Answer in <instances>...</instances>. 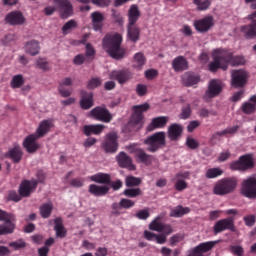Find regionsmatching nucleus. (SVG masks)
<instances>
[{
	"mask_svg": "<svg viewBox=\"0 0 256 256\" xmlns=\"http://www.w3.org/2000/svg\"><path fill=\"white\" fill-rule=\"evenodd\" d=\"M123 38L120 34L107 35L103 40V45L107 49L109 55L116 59H122L125 56L126 51L121 48Z\"/></svg>",
	"mask_w": 256,
	"mask_h": 256,
	"instance_id": "obj_1",
	"label": "nucleus"
},
{
	"mask_svg": "<svg viewBox=\"0 0 256 256\" xmlns=\"http://www.w3.org/2000/svg\"><path fill=\"white\" fill-rule=\"evenodd\" d=\"M238 186V179L236 177H226L218 180L212 188L214 195L225 196L233 193Z\"/></svg>",
	"mask_w": 256,
	"mask_h": 256,
	"instance_id": "obj_2",
	"label": "nucleus"
},
{
	"mask_svg": "<svg viewBox=\"0 0 256 256\" xmlns=\"http://www.w3.org/2000/svg\"><path fill=\"white\" fill-rule=\"evenodd\" d=\"M145 144L148 145L147 150L149 152H157L159 149L166 145V133L165 132H158L154 135L148 137L145 140Z\"/></svg>",
	"mask_w": 256,
	"mask_h": 256,
	"instance_id": "obj_3",
	"label": "nucleus"
},
{
	"mask_svg": "<svg viewBox=\"0 0 256 256\" xmlns=\"http://www.w3.org/2000/svg\"><path fill=\"white\" fill-rule=\"evenodd\" d=\"M149 109H150V105L148 103L134 106L133 107L134 115L132 116L130 122L126 126V130L136 131V125H138L144 118L143 112H146Z\"/></svg>",
	"mask_w": 256,
	"mask_h": 256,
	"instance_id": "obj_4",
	"label": "nucleus"
},
{
	"mask_svg": "<svg viewBox=\"0 0 256 256\" xmlns=\"http://www.w3.org/2000/svg\"><path fill=\"white\" fill-rule=\"evenodd\" d=\"M212 57L214 61L210 62V65H208V69L210 70V72H217L219 69H222V71H226L228 69L227 62L225 60L224 49H216Z\"/></svg>",
	"mask_w": 256,
	"mask_h": 256,
	"instance_id": "obj_5",
	"label": "nucleus"
},
{
	"mask_svg": "<svg viewBox=\"0 0 256 256\" xmlns=\"http://www.w3.org/2000/svg\"><path fill=\"white\" fill-rule=\"evenodd\" d=\"M240 193L248 199H256V178L249 177L242 181Z\"/></svg>",
	"mask_w": 256,
	"mask_h": 256,
	"instance_id": "obj_6",
	"label": "nucleus"
},
{
	"mask_svg": "<svg viewBox=\"0 0 256 256\" xmlns=\"http://www.w3.org/2000/svg\"><path fill=\"white\" fill-rule=\"evenodd\" d=\"M247 19L250 20V24L243 25L240 28V32L245 39L256 38V11L249 14Z\"/></svg>",
	"mask_w": 256,
	"mask_h": 256,
	"instance_id": "obj_7",
	"label": "nucleus"
},
{
	"mask_svg": "<svg viewBox=\"0 0 256 256\" xmlns=\"http://www.w3.org/2000/svg\"><path fill=\"white\" fill-rule=\"evenodd\" d=\"M254 167V160L250 155H244L239 157V159L230 164V169L233 171H246Z\"/></svg>",
	"mask_w": 256,
	"mask_h": 256,
	"instance_id": "obj_8",
	"label": "nucleus"
},
{
	"mask_svg": "<svg viewBox=\"0 0 256 256\" xmlns=\"http://www.w3.org/2000/svg\"><path fill=\"white\" fill-rule=\"evenodd\" d=\"M234 218L228 217L224 219H220L216 221L214 224L213 231L214 235H218V233H223V231H235Z\"/></svg>",
	"mask_w": 256,
	"mask_h": 256,
	"instance_id": "obj_9",
	"label": "nucleus"
},
{
	"mask_svg": "<svg viewBox=\"0 0 256 256\" xmlns=\"http://www.w3.org/2000/svg\"><path fill=\"white\" fill-rule=\"evenodd\" d=\"M215 25V20L213 16H206L200 20L194 21V29L199 33H207Z\"/></svg>",
	"mask_w": 256,
	"mask_h": 256,
	"instance_id": "obj_10",
	"label": "nucleus"
},
{
	"mask_svg": "<svg viewBox=\"0 0 256 256\" xmlns=\"http://www.w3.org/2000/svg\"><path fill=\"white\" fill-rule=\"evenodd\" d=\"M118 135L116 133H109L105 141L102 143V148L106 153H116L118 150Z\"/></svg>",
	"mask_w": 256,
	"mask_h": 256,
	"instance_id": "obj_11",
	"label": "nucleus"
},
{
	"mask_svg": "<svg viewBox=\"0 0 256 256\" xmlns=\"http://www.w3.org/2000/svg\"><path fill=\"white\" fill-rule=\"evenodd\" d=\"M38 186V181L35 179L32 180H24L19 186V194L22 197H29L31 193L35 191Z\"/></svg>",
	"mask_w": 256,
	"mask_h": 256,
	"instance_id": "obj_12",
	"label": "nucleus"
},
{
	"mask_svg": "<svg viewBox=\"0 0 256 256\" xmlns=\"http://www.w3.org/2000/svg\"><path fill=\"white\" fill-rule=\"evenodd\" d=\"M90 116L98 121L109 123L112 120L111 113L103 107H96L90 112Z\"/></svg>",
	"mask_w": 256,
	"mask_h": 256,
	"instance_id": "obj_13",
	"label": "nucleus"
},
{
	"mask_svg": "<svg viewBox=\"0 0 256 256\" xmlns=\"http://www.w3.org/2000/svg\"><path fill=\"white\" fill-rule=\"evenodd\" d=\"M224 56L227 69L229 68V65H232V67H237L246 63V60L243 56H233V53L226 49H224Z\"/></svg>",
	"mask_w": 256,
	"mask_h": 256,
	"instance_id": "obj_14",
	"label": "nucleus"
},
{
	"mask_svg": "<svg viewBox=\"0 0 256 256\" xmlns=\"http://www.w3.org/2000/svg\"><path fill=\"white\" fill-rule=\"evenodd\" d=\"M248 74L242 70L232 72V86L235 88L243 87L247 83Z\"/></svg>",
	"mask_w": 256,
	"mask_h": 256,
	"instance_id": "obj_15",
	"label": "nucleus"
},
{
	"mask_svg": "<svg viewBox=\"0 0 256 256\" xmlns=\"http://www.w3.org/2000/svg\"><path fill=\"white\" fill-rule=\"evenodd\" d=\"M5 21L12 26H19L23 25L26 19L22 12L12 11L6 16Z\"/></svg>",
	"mask_w": 256,
	"mask_h": 256,
	"instance_id": "obj_16",
	"label": "nucleus"
},
{
	"mask_svg": "<svg viewBox=\"0 0 256 256\" xmlns=\"http://www.w3.org/2000/svg\"><path fill=\"white\" fill-rule=\"evenodd\" d=\"M110 78L123 85L132 79V74L128 70H115L111 72Z\"/></svg>",
	"mask_w": 256,
	"mask_h": 256,
	"instance_id": "obj_17",
	"label": "nucleus"
},
{
	"mask_svg": "<svg viewBox=\"0 0 256 256\" xmlns=\"http://www.w3.org/2000/svg\"><path fill=\"white\" fill-rule=\"evenodd\" d=\"M38 139L40 138L34 134H31L25 138L23 147L28 153L33 154L40 148V145L36 142Z\"/></svg>",
	"mask_w": 256,
	"mask_h": 256,
	"instance_id": "obj_18",
	"label": "nucleus"
},
{
	"mask_svg": "<svg viewBox=\"0 0 256 256\" xmlns=\"http://www.w3.org/2000/svg\"><path fill=\"white\" fill-rule=\"evenodd\" d=\"M117 162L121 168H127L131 171L136 169V166L133 164V160L125 152H120L117 157Z\"/></svg>",
	"mask_w": 256,
	"mask_h": 256,
	"instance_id": "obj_19",
	"label": "nucleus"
},
{
	"mask_svg": "<svg viewBox=\"0 0 256 256\" xmlns=\"http://www.w3.org/2000/svg\"><path fill=\"white\" fill-rule=\"evenodd\" d=\"M56 5L60 9L63 18H68L73 15V6L69 0H56Z\"/></svg>",
	"mask_w": 256,
	"mask_h": 256,
	"instance_id": "obj_20",
	"label": "nucleus"
},
{
	"mask_svg": "<svg viewBox=\"0 0 256 256\" xmlns=\"http://www.w3.org/2000/svg\"><path fill=\"white\" fill-rule=\"evenodd\" d=\"M223 91V86L220 80H212L210 81V86L208 87V91H206V96L210 98H214L219 96Z\"/></svg>",
	"mask_w": 256,
	"mask_h": 256,
	"instance_id": "obj_21",
	"label": "nucleus"
},
{
	"mask_svg": "<svg viewBox=\"0 0 256 256\" xmlns=\"http://www.w3.org/2000/svg\"><path fill=\"white\" fill-rule=\"evenodd\" d=\"M183 133V126L177 123L168 127V138L170 141H178Z\"/></svg>",
	"mask_w": 256,
	"mask_h": 256,
	"instance_id": "obj_22",
	"label": "nucleus"
},
{
	"mask_svg": "<svg viewBox=\"0 0 256 256\" xmlns=\"http://www.w3.org/2000/svg\"><path fill=\"white\" fill-rule=\"evenodd\" d=\"M52 127H53V123L51 120H43L39 124V127L36 130V133H34L33 135L38 137L39 139L43 138L50 132Z\"/></svg>",
	"mask_w": 256,
	"mask_h": 256,
	"instance_id": "obj_23",
	"label": "nucleus"
},
{
	"mask_svg": "<svg viewBox=\"0 0 256 256\" xmlns=\"http://www.w3.org/2000/svg\"><path fill=\"white\" fill-rule=\"evenodd\" d=\"M73 85V80L70 77L64 78L58 86V91L60 95L64 98L70 97L72 94V91L69 89H66L65 86H72Z\"/></svg>",
	"mask_w": 256,
	"mask_h": 256,
	"instance_id": "obj_24",
	"label": "nucleus"
},
{
	"mask_svg": "<svg viewBox=\"0 0 256 256\" xmlns=\"http://www.w3.org/2000/svg\"><path fill=\"white\" fill-rule=\"evenodd\" d=\"M189 68V63L186 60L185 57L179 56L174 58V61H172V69L176 72H182Z\"/></svg>",
	"mask_w": 256,
	"mask_h": 256,
	"instance_id": "obj_25",
	"label": "nucleus"
},
{
	"mask_svg": "<svg viewBox=\"0 0 256 256\" xmlns=\"http://www.w3.org/2000/svg\"><path fill=\"white\" fill-rule=\"evenodd\" d=\"M94 105L93 94L88 93L87 91H81V101L80 106L84 110L90 109Z\"/></svg>",
	"mask_w": 256,
	"mask_h": 256,
	"instance_id": "obj_26",
	"label": "nucleus"
},
{
	"mask_svg": "<svg viewBox=\"0 0 256 256\" xmlns=\"http://www.w3.org/2000/svg\"><path fill=\"white\" fill-rule=\"evenodd\" d=\"M92 26L95 31H101L105 17L102 13L96 11L91 14Z\"/></svg>",
	"mask_w": 256,
	"mask_h": 256,
	"instance_id": "obj_27",
	"label": "nucleus"
},
{
	"mask_svg": "<svg viewBox=\"0 0 256 256\" xmlns=\"http://www.w3.org/2000/svg\"><path fill=\"white\" fill-rule=\"evenodd\" d=\"M140 36H141V30L138 26L127 25V37L131 42L133 43L138 42L140 39Z\"/></svg>",
	"mask_w": 256,
	"mask_h": 256,
	"instance_id": "obj_28",
	"label": "nucleus"
},
{
	"mask_svg": "<svg viewBox=\"0 0 256 256\" xmlns=\"http://www.w3.org/2000/svg\"><path fill=\"white\" fill-rule=\"evenodd\" d=\"M141 17V12L137 5H132L128 11V25H136L139 18Z\"/></svg>",
	"mask_w": 256,
	"mask_h": 256,
	"instance_id": "obj_29",
	"label": "nucleus"
},
{
	"mask_svg": "<svg viewBox=\"0 0 256 256\" xmlns=\"http://www.w3.org/2000/svg\"><path fill=\"white\" fill-rule=\"evenodd\" d=\"M105 129V126L102 124H96V125H85L83 127V133L86 136H91V135H100L103 130Z\"/></svg>",
	"mask_w": 256,
	"mask_h": 256,
	"instance_id": "obj_30",
	"label": "nucleus"
},
{
	"mask_svg": "<svg viewBox=\"0 0 256 256\" xmlns=\"http://www.w3.org/2000/svg\"><path fill=\"white\" fill-rule=\"evenodd\" d=\"M54 223H55L54 231L56 232V237H58L59 239H64L67 235V230L63 226L62 218L60 217L56 218L54 220Z\"/></svg>",
	"mask_w": 256,
	"mask_h": 256,
	"instance_id": "obj_31",
	"label": "nucleus"
},
{
	"mask_svg": "<svg viewBox=\"0 0 256 256\" xmlns=\"http://www.w3.org/2000/svg\"><path fill=\"white\" fill-rule=\"evenodd\" d=\"M24 50L27 54L31 56H36L40 52L39 42L36 40H31L25 44Z\"/></svg>",
	"mask_w": 256,
	"mask_h": 256,
	"instance_id": "obj_32",
	"label": "nucleus"
},
{
	"mask_svg": "<svg viewBox=\"0 0 256 256\" xmlns=\"http://www.w3.org/2000/svg\"><path fill=\"white\" fill-rule=\"evenodd\" d=\"M200 82V77L193 73H186L182 76V84L186 87L197 85Z\"/></svg>",
	"mask_w": 256,
	"mask_h": 256,
	"instance_id": "obj_33",
	"label": "nucleus"
},
{
	"mask_svg": "<svg viewBox=\"0 0 256 256\" xmlns=\"http://www.w3.org/2000/svg\"><path fill=\"white\" fill-rule=\"evenodd\" d=\"M109 190L110 188L107 186H99L96 184H91L89 186V192L96 197L105 196Z\"/></svg>",
	"mask_w": 256,
	"mask_h": 256,
	"instance_id": "obj_34",
	"label": "nucleus"
},
{
	"mask_svg": "<svg viewBox=\"0 0 256 256\" xmlns=\"http://www.w3.org/2000/svg\"><path fill=\"white\" fill-rule=\"evenodd\" d=\"M169 121V118L166 116H161L154 118L152 120V123L148 126L149 131H153L157 128H164L167 125V122Z\"/></svg>",
	"mask_w": 256,
	"mask_h": 256,
	"instance_id": "obj_35",
	"label": "nucleus"
},
{
	"mask_svg": "<svg viewBox=\"0 0 256 256\" xmlns=\"http://www.w3.org/2000/svg\"><path fill=\"white\" fill-rule=\"evenodd\" d=\"M7 156L14 162L19 163L22 159L23 152L20 146H15L14 148L10 149L7 153Z\"/></svg>",
	"mask_w": 256,
	"mask_h": 256,
	"instance_id": "obj_36",
	"label": "nucleus"
},
{
	"mask_svg": "<svg viewBox=\"0 0 256 256\" xmlns=\"http://www.w3.org/2000/svg\"><path fill=\"white\" fill-rule=\"evenodd\" d=\"M90 179L92 181H94L96 183H100V184H107V185L111 184V176H110V174H106V173L95 174V175L91 176Z\"/></svg>",
	"mask_w": 256,
	"mask_h": 256,
	"instance_id": "obj_37",
	"label": "nucleus"
},
{
	"mask_svg": "<svg viewBox=\"0 0 256 256\" xmlns=\"http://www.w3.org/2000/svg\"><path fill=\"white\" fill-rule=\"evenodd\" d=\"M190 212V208L178 205L170 210V217L179 218Z\"/></svg>",
	"mask_w": 256,
	"mask_h": 256,
	"instance_id": "obj_38",
	"label": "nucleus"
},
{
	"mask_svg": "<svg viewBox=\"0 0 256 256\" xmlns=\"http://www.w3.org/2000/svg\"><path fill=\"white\" fill-rule=\"evenodd\" d=\"M39 211L42 218H49L53 211V204L51 202L44 203L39 207Z\"/></svg>",
	"mask_w": 256,
	"mask_h": 256,
	"instance_id": "obj_39",
	"label": "nucleus"
},
{
	"mask_svg": "<svg viewBox=\"0 0 256 256\" xmlns=\"http://www.w3.org/2000/svg\"><path fill=\"white\" fill-rule=\"evenodd\" d=\"M15 227V222H6L0 225V235H11V233H14Z\"/></svg>",
	"mask_w": 256,
	"mask_h": 256,
	"instance_id": "obj_40",
	"label": "nucleus"
},
{
	"mask_svg": "<svg viewBox=\"0 0 256 256\" xmlns=\"http://www.w3.org/2000/svg\"><path fill=\"white\" fill-rule=\"evenodd\" d=\"M136 156L140 160V162L145 163L147 165L151 164L153 161V156L145 153V151L142 149L137 150Z\"/></svg>",
	"mask_w": 256,
	"mask_h": 256,
	"instance_id": "obj_41",
	"label": "nucleus"
},
{
	"mask_svg": "<svg viewBox=\"0 0 256 256\" xmlns=\"http://www.w3.org/2000/svg\"><path fill=\"white\" fill-rule=\"evenodd\" d=\"M216 243L217 242L214 241L202 242L198 246H196V248L203 255V253H208V251H211L213 247H215Z\"/></svg>",
	"mask_w": 256,
	"mask_h": 256,
	"instance_id": "obj_42",
	"label": "nucleus"
},
{
	"mask_svg": "<svg viewBox=\"0 0 256 256\" xmlns=\"http://www.w3.org/2000/svg\"><path fill=\"white\" fill-rule=\"evenodd\" d=\"M0 221H4L5 223H16V217L12 213H7L0 209Z\"/></svg>",
	"mask_w": 256,
	"mask_h": 256,
	"instance_id": "obj_43",
	"label": "nucleus"
},
{
	"mask_svg": "<svg viewBox=\"0 0 256 256\" xmlns=\"http://www.w3.org/2000/svg\"><path fill=\"white\" fill-rule=\"evenodd\" d=\"M162 217L161 216H157L155 218V220H153L150 225H149V230L150 231H157L158 233H161L162 231V226H163V223H161Z\"/></svg>",
	"mask_w": 256,
	"mask_h": 256,
	"instance_id": "obj_44",
	"label": "nucleus"
},
{
	"mask_svg": "<svg viewBox=\"0 0 256 256\" xmlns=\"http://www.w3.org/2000/svg\"><path fill=\"white\" fill-rule=\"evenodd\" d=\"M123 194L129 198H136L138 196H141L143 192L140 188H128L124 190Z\"/></svg>",
	"mask_w": 256,
	"mask_h": 256,
	"instance_id": "obj_45",
	"label": "nucleus"
},
{
	"mask_svg": "<svg viewBox=\"0 0 256 256\" xmlns=\"http://www.w3.org/2000/svg\"><path fill=\"white\" fill-rule=\"evenodd\" d=\"M223 174V170L220 168H210L206 170V178L208 179H214Z\"/></svg>",
	"mask_w": 256,
	"mask_h": 256,
	"instance_id": "obj_46",
	"label": "nucleus"
},
{
	"mask_svg": "<svg viewBox=\"0 0 256 256\" xmlns=\"http://www.w3.org/2000/svg\"><path fill=\"white\" fill-rule=\"evenodd\" d=\"M194 4H196V7L198 8V11H206L211 6L210 0H194Z\"/></svg>",
	"mask_w": 256,
	"mask_h": 256,
	"instance_id": "obj_47",
	"label": "nucleus"
},
{
	"mask_svg": "<svg viewBox=\"0 0 256 256\" xmlns=\"http://www.w3.org/2000/svg\"><path fill=\"white\" fill-rule=\"evenodd\" d=\"M146 59L142 53H137L134 56V67L141 69L142 66L145 65Z\"/></svg>",
	"mask_w": 256,
	"mask_h": 256,
	"instance_id": "obj_48",
	"label": "nucleus"
},
{
	"mask_svg": "<svg viewBox=\"0 0 256 256\" xmlns=\"http://www.w3.org/2000/svg\"><path fill=\"white\" fill-rule=\"evenodd\" d=\"M25 83L22 75H15L11 81V87L13 89L20 88Z\"/></svg>",
	"mask_w": 256,
	"mask_h": 256,
	"instance_id": "obj_49",
	"label": "nucleus"
},
{
	"mask_svg": "<svg viewBox=\"0 0 256 256\" xmlns=\"http://www.w3.org/2000/svg\"><path fill=\"white\" fill-rule=\"evenodd\" d=\"M125 183L127 187H136L142 183V180L134 176H128L126 177Z\"/></svg>",
	"mask_w": 256,
	"mask_h": 256,
	"instance_id": "obj_50",
	"label": "nucleus"
},
{
	"mask_svg": "<svg viewBox=\"0 0 256 256\" xmlns=\"http://www.w3.org/2000/svg\"><path fill=\"white\" fill-rule=\"evenodd\" d=\"M241 110L245 114H253L256 111V105L245 102L244 104H242Z\"/></svg>",
	"mask_w": 256,
	"mask_h": 256,
	"instance_id": "obj_51",
	"label": "nucleus"
},
{
	"mask_svg": "<svg viewBox=\"0 0 256 256\" xmlns=\"http://www.w3.org/2000/svg\"><path fill=\"white\" fill-rule=\"evenodd\" d=\"M9 247H13L15 251H19V249H25L26 242L23 239H19L15 242H10Z\"/></svg>",
	"mask_w": 256,
	"mask_h": 256,
	"instance_id": "obj_52",
	"label": "nucleus"
},
{
	"mask_svg": "<svg viewBox=\"0 0 256 256\" xmlns=\"http://www.w3.org/2000/svg\"><path fill=\"white\" fill-rule=\"evenodd\" d=\"M186 146L192 150L198 149L200 144L199 142L191 137L186 138Z\"/></svg>",
	"mask_w": 256,
	"mask_h": 256,
	"instance_id": "obj_53",
	"label": "nucleus"
},
{
	"mask_svg": "<svg viewBox=\"0 0 256 256\" xmlns=\"http://www.w3.org/2000/svg\"><path fill=\"white\" fill-rule=\"evenodd\" d=\"M111 208H112V211H111L112 215L117 217V216L122 214V209L123 208H122V205H121L120 202L119 203H117V202L113 203Z\"/></svg>",
	"mask_w": 256,
	"mask_h": 256,
	"instance_id": "obj_54",
	"label": "nucleus"
},
{
	"mask_svg": "<svg viewBox=\"0 0 256 256\" xmlns=\"http://www.w3.org/2000/svg\"><path fill=\"white\" fill-rule=\"evenodd\" d=\"M243 221L246 227H253L256 223V216L255 215L244 216Z\"/></svg>",
	"mask_w": 256,
	"mask_h": 256,
	"instance_id": "obj_55",
	"label": "nucleus"
},
{
	"mask_svg": "<svg viewBox=\"0 0 256 256\" xmlns=\"http://www.w3.org/2000/svg\"><path fill=\"white\" fill-rule=\"evenodd\" d=\"M102 84V80L100 78H92L88 84H87V88L88 89H95L99 86H101Z\"/></svg>",
	"mask_w": 256,
	"mask_h": 256,
	"instance_id": "obj_56",
	"label": "nucleus"
},
{
	"mask_svg": "<svg viewBox=\"0 0 256 256\" xmlns=\"http://www.w3.org/2000/svg\"><path fill=\"white\" fill-rule=\"evenodd\" d=\"M120 204L122 209H130L135 206V202L127 198L121 199Z\"/></svg>",
	"mask_w": 256,
	"mask_h": 256,
	"instance_id": "obj_57",
	"label": "nucleus"
},
{
	"mask_svg": "<svg viewBox=\"0 0 256 256\" xmlns=\"http://www.w3.org/2000/svg\"><path fill=\"white\" fill-rule=\"evenodd\" d=\"M76 27H77V23L74 20H70L63 26V28H62L63 34H67L68 31H70Z\"/></svg>",
	"mask_w": 256,
	"mask_h": 256,
	"instance_id": "obj_58",
	"label": "nucleus"
},
{
	"mask_svg": "<svg viewBox=\"0 0 256 256\" xmlns=\"http://www.w3.org/2000/svg\"><path fill=\"white\" fill-rule=\"evenodd\" d=\"M188 187V184L185 180L179 179L176 181V184H174V188H176V191H183Z\"/></svg>",
	"mask_w": 256,
	"mask_h": 256,
	"instance_id": "obj_59",
	"label": "nucleus"
},
{
	"mask_svg": "<svg viewBox=\"0 0 256 256\" xmlns=\"http://www.w3.org/2000/svg\"><path fill=\"white\" fill-rule=\"evenodd\" d=\"M22 199L20 193L18 194L16 191H10L8 193V201L19 202Z\"/></svg>",
	"mask_w": 256,
	"mask_h": 256,
	"instance_id": "obj_60",
	"label": "nucleus"
},
{
	"mask_svg": "<svg viewBox=\"0 0 256 256\" xmlns=\"http://www.w3.org/2000/svg\"><path fill=\"white\" fill-rule=\"evenodd\" d=\"M191 116V106L187 105L182 108V113H180V119H188Z\"/></svg>",
	"mask_w": 256,
	"mask_h": 256,
	"instance_id": "obj_61",
	"label": "nucleus"
},
{
	"mask_svg": "<svg viewBox=\"0 0 256 256\" xmlns=\"http://www.w3.org/2000/svg\"><path fill=\"white\" fill-rule=\"evenodd\" d=\"M112 17H113L114 21L116 23H118L119 25H122L124 23V19H123L122 15L114 9L112 10Z\"/></svg>",
	"mask_w": 256,
	"mask_h": 256,
	"instance_id": "obj_62",
	"label": "nucleus"
},
{
	"mask_svg": "<svg viewBox=\"0 0 256 256\" xmlns=\"http://www.w3.org/2000/svg\"><path fill=\"white\" fill-rule=\"evenodd\" d=\"M70 185L75 188H80L84 185V179L83 178H74L70 181Z\"/></svg>",
	"mask_w": 256,
	"mask_h": 256,
	"instance_id": "obj_63",
	"label": "nucleus"
},
{
	"mask_svg": "<svg viewBox=\"0 0 256 256\" xmlns=\"http://www.w3.org/2000/svg\"><path fill=\"white\" fill-rule=\"evenodd\" d=\"M230 251H232L233 255L243 256L244 249L241 246H232L230 247Z\"/></svg>",
	"mask_w": 256,
	"mask_h": 256,
	"instance_id": "obj_64",
	"label": "nucleus"
}]
</instances>
